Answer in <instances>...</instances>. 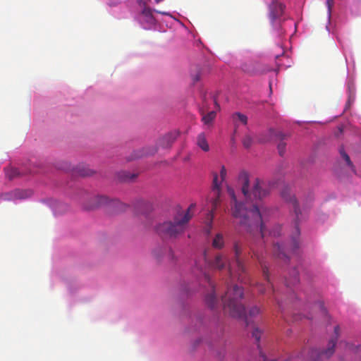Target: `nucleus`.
I'll return each mask as SVG.
<instances>
[{
    "label": "nucleus",
    "instance_id": "a878e982",
    "mask_svg": "<svg viewBox=\"0 0 361 361\" xmlns=\"http://www.w3.org/2000/svg\"><path fill=\"white\" fill-rule=\"evenodd\" d=\"M326 4L327 6L328 18L329 19L331 18L332 8L334 4V0H326Z\"/></svg>",
    "mask_w": 361,
    "mask_h": 361
},
{
    "label": "nucleus",
    "instance_id": "ddd939ff",
    "mask_svg": "<svg viewBox=\"0 0 361 361\" xmlns=\"http://www.w3.org/2000/svg\"><path fill=\"white\" fill-rule=\"evenodd\" d=\"M241 70L250 75H256L261 73L260 64L256 61H247L240 65Z\"/></svg>",
    "mask_w": 361,
    "mask_h": 361
},
{
    "label": "nucleus",
    "instance_id": "b1692460",
    "mask_svg": "<svg viewBox=\"0 0 361 361\" xmlns=\"http://www.w3.org/2000/svg\"><path fill=\"white\" fill-rule=\"evenodd\" d=\"M192 80L194 82H196L200 80V70L198 67L195 68L194 73H191Z\"/></svg>",
    "mask_w": 361,
    "mask_h": 361
},
{
    "label": "nucleus",
    "instance_id": "7c9ffc66",
    "mask_svg": "<svg viewBox=\"0 0 361 361\" xmlns=\"http://www.w3.org/2000/svg\"><path fill=\"white\" fill-rule=\"evenodd\" d=\"M280 231H281V227L277 226L276 231H270V235H274V236L279 235Z\"/></svg>",
    "mask_w": 361,
    "mask_h": 361
},
{
    "label": "nucleus",
    "instance_id": "a19ab883",
    "mask_svg": "<svg viewBox=\"0 0 361 361\" xmlns=\"http://www.w3.org/2000/svg\"><path fill=\"white\" fill-rule=\"evenodd\" d=\"M214 103H215L216 106H218L216 101H214Z\"/></svg>",
    "mask_w": 361,
    "mask_h": 361
},
{
    "label": "nucleus",
    "instance_id": "0eeeda50",
    "mask_svg": "<svg viewBox=\"0 0 361 361\" xmlns=\"http://www.w3.org/2000/svg\"><path fill=\"white\" fill-rule=\"evenodd\" d=\"M220 183L218 181V176L217 174L214 175L213 178V184H212V192L214 193V197L212 198V209L210 212L208 214L207 216V222L206 224V226L204 227V232L207 234H209L211 233L212 228V221L214 218V212L216 210L220 200Z\"/></svg>",
    "mask_w": 361,
    "mask_h": 361
},
{
    "label": "nucleus",
    "instance_id": "9d476101",
    "mask_svg": "<svg viewBox=\"0 0 361 361\" xmlns=\"http://www.w3.org/2000/svg\"><path fill=\"white\" fill-rule=\"evenodd\" d=\"M32 194L30 190L17 189L9 192L4 193L0 198L4 200L13 201L15 200H23L30 197Z\"/></svg>",
    "mask_w": 361,
    "mask_h": 361
},
{
    "label": "nucleus",
    "instance_id": "f257e3e1",
    "mask_svg": "<svg viewBox=\"0 0 361 361\" xmlns=\"http://www.w3.org/2000/svg\"><path fill=\"white\" fill-rule=\"evenodd\" d=\"M238 181L242 184V192L246 202H238L234 190L228 187L227 192L231 200L232 215L239 220L240 225L243 226L247 232L250 233L257 232L259 238L262 240L266 230L261 212L262 207H259L258 202L269 195L271 189L274 186V183L256 178L250 190L249 175L245 171L240 172Z\"/></svg>",
    "mask_w": 361,
    "mask_h": 361
},
{
    "label": "nucleus",
    "instance_id": "c756f323",
    "mask_svg": "<svg viewBox=\"0 0 361 361\" xmlns=\"http://www.w3.org/2000/svg\"><path fill=\"white\" fill-rule=\"evenodd\" d=\"M220 176L221 180H224L226 176V169L224 166H221V171H220Z\"/></svg>",
    "mask_w": 361,
    "mask_h": 361
},
{
    "label": "nucleus",
    "instance_id": "e433bc0d",
    "mask_svg": "<svg viewBox=\"0 0 361 361\" xmlns=\"http://www.w3.org/2000/svg\"><path fill=\"white\" fill-rule=\"evenodd\" d=\"M143 13H145V14H146V15H148V13H149V14H150V13H149V11H147V10H144V11H143Z\"/></svg>",
    "mask_w": 361,
    "mask_h": 361
},
{
    "label": "nucleus",
    "instance_id": "a211bd4d",
    "mask_svg": "<svg viewBox=\"0 0 361 361\" xmlns=\"http://www.w3.org/2000/svg\"><path fill=\"white\" fill-rule=\"evenodd\" d=\"M197 145L204 152H207L209 149L208 142L206 140L205 135L200 133L197 137Z\"/></svg>",
    "mask_w": 361,
    "mask_h": 361
},
{
    "label": "nucleus",
    "instance_id": "cd10ccee",
    "mask_svg": "<svg viewBox=\"0 0 361 361\" xmlns=\"http://www.w3.org/2000/svg\"><path fill=\"white\" fill-rule=\"evenodd\" d=\"M123 180H133V178H135L136 177V175L135 174H130V173L128 172H123Z\"/></svg>",
    "mask_w": 361,
    "mask_h": 361
},
{
    "label": "nucleus",
    "instance_id": "412c9836",
    "mask_svg": "<svg viewBox=\"0 0 361 361\" xmlns=\"http://www.w3.org/2000/svg\"><path fill=\"white\" fill-rule=\"evenodd\" d=\"M339 153L341 154V157L345 160L347 165L351 168V169L355 171L354 165L353 164L352 161H350V157L348 155V154L344 150L343 147H341L339 149Z\"/></svg>",
    "mask_w": 361,
    "mask_h": 361
},
{
    "label": "nucleus",
    "instance_id": "6e6552de",
    "mask_svg": "<svg viewBox=\"0 0 361 361\" xmlns=\"http://www.w3.org/2000/svg\"><path fill=\"white\" fill-rule=\"evenodd\" d=\"M195 269L200 271L202 281L207 283L212 288V292L206 295L205 301L209 307L211 309H214L217 305L218 300L215 295L214 286L211 279V277L205 269L200 267L197 263L195 264Z\"/></svg>",
    "mask_w": 361,
    "mask_h": 361
},
{
    "label": "nucleus",
    "instance_id": "58836bf2",
    "mask_svg": "<svg viewBox=\"0 0 361 361\" xmlns=\"http://www.w3.org/2000/svg\"><path fill=\"white\" fill-rule=\"evenodd\" d=\"M214 103H215L216 106H218L216 101H214Z\"/></svg>",
    "mask_w": 361,
    "mask_h": 361
},
{
    "label": "nucleus",
    "instance_id": "2f4dec72",
    "mask_svg": "<svg viewBox=\"0 0 361 361\" xmlns=\"http://www.w3.org/2000/svg\"><path fill=\"white\" fill-rule=\"evenodd\" d=\"M356 357L360 358L361 360V346H357L355 348Z\"/></svg>",
    "mask_w": 361,
    "mask_h": 361
},
{
    "label": "nucleus",
    "instance_id": "f8f14e48",
    "mask_svg": "<svg viewBox=\"0 0 361 361\" xmlns=\"http://www.w3.org/2000/svg\"><path fill=\"white\" fill-rule=\"evenodd\" d=\"M250 249L252 252V258L256 259L258 262L260 264L264 278L267 281L268 287L273 288L272 284L269 282V274H268V268L263 261L264 257L262 254H259L257 248L254 245H251Z\"/></svg>",
    "mask_w": 361,
    "mask_h": 361
},
{
    "label": "nucleus",
    "instance_id": "f704fd0d",
    "mask_svg": "<svg viewBox=\"0 0 361 361\" xmlns=\"http://www.w3.org/2000/svg\"><path fill=\"white\" fill-rule=\"evenodd\" d=\"M154 11L156 13H160V14L164 15V16H169V13L168 12H166V11H157V10H154Z\"/></svg>",
    "mask_w": 361,
    "mask_h": 361
},
{
    "label": "nucleus",
    "instance_id": "c85d7f7f",
    "mask_svg": "<svg viewBox=\"0 0 361 361\" xmlns=\"http://www.w3.org/2000/svg\"><path fill=\"white\" fill-rule=\"evenodd\" d=\"M318 307L320 309L321 314L324 316L327 315V312L326 309L324 308V306L322 303L319 302L317 304Z\"/></svg>",
    "mask_w": 361,
    "mask_h": 361
},
{
    "label": "nucleus",
    "instance_id": "473e14b6",
    "mask_svg": "<svg viewBox=\"0 0 361 361\" xmlns=\"http://www.w3.org/2000/svg\"><path fill=\"white\" fill-rule=\"evenodd\" d=\"M97 201V205L102 204L106 200V197H99L95 199Z\"/></svg>",
    "mask_w": 361,
    "mask_h": 361
},
{
    "label": "nucleus",
    "instance_id": "4468645a",
    "mask_svg": "<svg viewBox=\"0 0 361 361\" xmlns=\"http://www.w3.org/2000/svg\"><path fill=\"white\" fill-rule=\"evenodd\" d=\"M177 138V134L170 133L163 136L159 141V145L163 148L170 147Z\"/></svg>",
    "mask_w": 361,
    "mask_h": 361
},
{
    "label": "nucleus",
    "instance_id": "4be33fe9",
    "mask_svg": "<svg viewBox=\"0 0 361 361\" xmlns=\"http://www.w3.org/2000/svg\"><path fill=\"white\" fill-rule=\"evenodd\" d=\"M242 142L245 148L249 149L252 145L254 140L250 135H246L244 136Z\"/></svg>",
    "mask_w": 361,
    "mask_h": 361
},
{
    "label": "nucleus",
    "instance_id": "9b49d317",
    "mask_svg": "<svg viewBox=\"0 0 361 361\" xmlns=\"http://www.w3.org/2000/svg\"><path fill=\"white\" fill-rule=\"evenodd\" d=\"M285 6L278 1H273L269 6V18L274 23L275 20L279 19L283 14Z\"/></svg>",
    "mask_w": 361,
    "mask_h": 361
},
{
    "label": "nucleus",
    "instance_id": "5701e85b",
    "mask_svg": "<svg viewBox=\"0 0 361 361\" xmlns=\"http://www.w3.org/2000/svg\"><path fill=\"white\" fill-rule=\"evenodd\" d=\"M78 173L82 176H88L93 173V171L90 169H86L84 166H79Z\"/></svg>",
    "mask_w": 361,
    "mask_h": 361
},
{
    "label": "nucleus",
    "instance_id": "c9c22d12",
    "mask_svg": "<svg viewBox=\"0 0 361 361\" xmlns=\"http://www.w3.org/2000/svg\"><path fill=\"white\" fill-rule=\"evenodd\" d=\"M153 255H154V257H157V259H159V255L158 254H157V251H156V250H154V251L153 252Z\"/></svg>",
    "mask_w": 361,
    "mask_h": 361
},
{
    "label": "nucleus",
    "instance_id": "1a4fd4ad",
    "mask_svg": "<svg viewBox=\"0 0 361 361\" xmlns=\"http://www.w3.org/2000/svg\"><path fill=\"white\" fill-rule=\"evenodd\" d=\"M286 135L281 131L269 129L267 133V135L264 137L259 138L260 142H267L271 140H279V142L277 145V149L280 156L283 157L286 152V143L283 141Z\"/></svg>",
    "mask_w": 361,
    "mask_h": 361
},
{
    "label": "nucleus",
    "instance_id": "72a5a7b5",
    "mask_svg": "<svg viewBox=\"0 0 361 361\" xmlns=\"http://www.w3.org/2000/svg\"><path fill=\"white\" fill-rule=\"evenodd\" d=\"M258 290L261 293H263L264 291H265V288H264V286L262 285H259L258 286Z\"/></svg>",
    "mask_w": 361,
    "mask_h": 361
},
{
    "label": "nucleus",
    "instance_id": "7ed1b4c3",
    "mask_svg": "<svg viewBox=\"0 0 361 361\" xmlns=\"http://www.w3.org/2000/svg\"><path fill=\"white\" fill-rule=\"evenodd\" d=\"M282 198L291 205V209H293L295 214L294 224L295 227V235L293 236L291 240V245L290 247L282 246L280 244H275L274 245V255L281 259L286 260L288 259L286 252L290 250L292 252H295L299 248L298 237L300 235V230L298 228L299 221L302 219V213L298 206V202L295 195L291 192L288 188H285L281 192Z\"/></svg>",
    "mask_w": 361,
    "mask_h": 361
},
{
    "label": "nucleus",
    "instance_id": "39448f33",
    "mask_svg": "<svg viewBox=\"0 0 361 361\" xmlns=\"http://www.w3.org/2000/svg\"><path fill=\"white\" fill-rule=\"evenodd\" d=\"M243 296V292L240 287L235 285L233 288H228L222 298L223 308L226 314L234 318L243 319L246 325H248L245 307L240 301Z\"/></svg>",
    "mask_w": 361,
    "mask_h": 361
},
{
    "label": "nucleus",
    "instance_id": "f03ea898",
    "mask_svg": "<svg viewBox=\"0 0 361 361\" xmlns=\"http://www.w3.org/2000/svg\"><path fill=\"white\" fill-rule=\"evenodd\" d=\"M234 259L232 262L228 263L226 257L222 254H216L214 259H209L207 254L204 253V260L205 265L211 269L221 270L227 265L229 274L231 276L236 275L238 280L242 283H246L249 281L246 272V268L243 261L240 258L242 248L240 245L236 242L233 245Z\"/></svg>",
    "mask_w": 361,
    "mask_h": 361
},
{
    "label": "nucleus",
    "instance_id": "423d86ee",
    "mask_svg": "<svg viewBox=\"0 0 361 361\" xmlns=\"http://www.w3.org/2000/svg\"><path fill=\"white\" fill-rule=\"evenodd\" d=\"M339 335L340 328L338 326H336L334 327V336L329 341L327 348L322 351L312 350L310 352V360L311 361H322L329 359L334 353V348Z\"/></svg>",
    "mask_w": 361,
    "mask_h": 361
},
{
    "label": "nucleus",
    "instance_id": "20e7f679",
    "mask_svg": "<svg viewBox=\"0 0 361 361\" xmlns=\"http://www.w3.org/2000/svg\"><path fill=\"white\" fill-rule=\"evenodd\" d=\"M195 204H191L185 212H178L173 221H168L158 224L156 231L163 238H176L184 233L186 225L192 218Z\"/></svg>",
    "mask_w": 361,
    "mask_h": 361
},
{
    "label": "nucleus",
    "instance_id": "393cba45",
    "mask_svg": "<svg viewBox=\"0 0 361 361\" xmlns=\"http://www.w3.org/2000/svg\"><path fill=\"white\" fill-rule=\"evenodd\" d=\"M261 334H262L261 331L257 328H255L253 329V331H252V336L253 338H255L257 343L259 342V340L261 338Z\"/></svg>",
    "mask_w": 361,
    "mask_h": 361
},
{
    "label": "nucleus",
    "instance_id": "f3484780",
    "mask_svg": "<svg viewBox=\"0 0 361 361\" xmlns=\"http://www.w3.org/2000/svg\"><path fill=\"white\" fill-rule=\"evenodd\" d=\"M202 121L204 123V125H211L216 118V113L215 111H211L207 114H204L203 111H202Z\"/></svg>",
    "mask_w": 361,
    "mask_h": 361
},
{
    "label": "nucleus",
    "instance_id": "aec40b11",
    "mask_svg": "<svg viewBox=\"0 0 361 361\" xmlns=\"http://www.w3.org/2000/svg\"><path fill=\"white\" fill-rule=\"evenodd\" d=\"M212 246L216 249H221L224 246V236L221 233L216 235L212 241Z\"/></svg>",
    "mask_w": 361,
    "mask_h": 361
},
{
    "label": "nucleus",
    "instance_id": "bb28decb",
    "mask_svg": "<svg viewBox=\"0 0 361 361\" xmlns=\"http://www.w3.org/2000/svg\"><path fill=\"white\" fill-rule=\"evenodd\" d=\"M260 313V309L257 306H253L249 310V316L250 317H255Z\"/></svg>",
    "mask_w": 361,
    "mask_h": 361
},
{
    "label": "nucleus",
    "instance_id": "2eb2a0df",
    "mask_svg": "<svg viewBox=\"0 0 361 361\" xmlns=\"http://www.w3.org/2000/svg\"><path fill=\"white\" fill-rule=\"evenodd\" d=\"M27 173L20 171L15 167H8L6 169V176L9 180L25 175Z\"/></svg>",
    "mask_w": 361,
    "mask_h": 361
},
{
    "label": "nucleus",
    "instance_id": "dca6fc26",
    "mask_svg": "<svg viewBox=\"0 0 361 361\" xmlns=\"http://www.w3.org/2000/svg\"><path fill=\"white\" fill-rule=\"evenodd\" d=\"M233 121L235 126L237 127L238 123H240L243 125H247V116L241 114V113H235L232 116Z\"/></svg>",
    "mask_w": 361,
    "mask_h": 361
},
{
    "label": "nucleus",
    "instance_id": "4c0bfd02",
    "mask_svg": "<svg viewBox=\"0 0 361 361\" xmlns=\"http://www.w3.org/2000/svg\"><path fill=\"white\" fill-rule=\"evenodd\" d=\"M96 206H97V205H95V206H93V207H90V208H87V209H93L94 207H95Z\"/></svg>",
    "mask_w": 361,
    "mask_h": 361
},
{
    "label": "nucleus",
    "instance_id": "6ab92c4d",
    "mask_svg": "<svg viewBox=\"0 0 361 361\" xmlns=\"http://www.w3.org/2000/svg\"><path fill=\"white\" fill-rule=\"evenodd\" d=\"M299 282L298 279V271L295 269L292 271L291 275L289 279H286V286H290L291 285H295Z\"/></svg>",
    "mask_w": 361,
    "mask_h": 361
},
{
    "label": "nucleus",
    "instance_id": "ea45409f",
    "mask_svg": "<svg viewBox=\"0 0 361 361\" xmlns=\"http://www.w3.org/2000/svg\"><path fill=\"white\" fill-rule=\"evenodd\" d=\"M214 103H215L216 106H218L216 101H214Z\"/></svg>",
    "mask_w": 361,
    "mask_h": 361
}]
</instances>
